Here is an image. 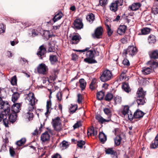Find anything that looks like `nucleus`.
<instances>
[{
	"mask_svg": "<svg viewBox=\"0 0 158 158\" xmlns=\"http://www.w3.org/2000/svg\"><path fill=\"white\" fill-rule=\"evenodd\" d=\"M3 115L1 116L2 118H0V122L3 119V122L5 127H9L8 124L9 123H14L17 120V114L12 112L11 111L8 113H6Z\"/></svg>",
	"mask_w": 158,
	"mask_h": 158,
	"instance_id": "1",
	"label": "nucleus"
},
{
	"mask_svg": "<svg viewBox=\"0 0 158 158\" xmlns=\"http://www.w3.org/2000/svg\"><path fill=\"white\" fill-rule=\"evenodd\" d=\"M0 106L1 109H2L4 111L0 113V118H2L1 116L6 113H8L10 110V105L9 103L7 101H4L2 99L0 100Z\"/></svg>",
	"mask_w": 158,
	"mask_h": 158,
	"instance_id": "2",
	"label": "nucleus"
},
{
	"mask_svg": "<svg viewBox=\"0 0 158 158\" xmlns=\"http://www.w3.org/2000/svg\"><path fill=\"white\" fill-rule=\"evenodd\" d=\"M96 53V51L90 50L87 51L86 54V58L84 59V61L89 64L97 63V61L93 58L94 56V53Z\"/></svg>",
	"mask_w": 158,
	"mask_h": 158,
	"instance_id": "3",
	"label": "nucleus"
},
{
	"mask_svg": "<svg viewBox=\"0 0 158 158\" xmlns=\"http://www.w3.org/2000/svg\"><path fill=\"white\" fill-rule=\"evenodd\" d=\"M113 77L112 72L108 69L103 71L100 78L101 81L105 82L111 80Z\"/></svg>",
	"mask_w": 158,
	"mask_h": 158,
	"instance_id": "4",
	"label": "nucleus"
},
{
	"mask_svg": "<svg viewBox=\"0 0 158 158\" xmlns=\"http://www.w3.org/2000/svg\"><path fill=\"white\" fill-rule=\"evenodd\" d=\"M29 101L30 106L28 108L29 111L30 112L32 111L34 109V106L35 104V100L36 98H35L34 94L33 93L30 92L27 94L26 98Z\"/></svg>",
	"mask_w": 158,
	"mask_h": 158,
	"instance_id": "5",
	"label": "nucleus"
},
{
	"mask_svg": "<svg viewBox=\"0 0 158 158\" xmlns=\"http://www.w3.org/2000/svg\"><path fill=\"white\" fill-rule=\"evenodd\" d=\"M137 52V48L134 47L133 46H129L127 48L123 50V54L127 56V55L129 54V55L132 56L135 55Z\"/></svg>",
	"mask_w": 158,
	"mask_h": 158,
	"instance_id": "6",
	"label": "nucleus"
},
{
	"mask_svg": "<svg viewBox=\"0 0 158 158\" xmlns=\"http://www.w3.org/2000/svg\"><path fill=\"white\" fill-rule=\"evenodd\" d=\"M37 71L39 74L45 75L48 72V68L45 64L42 63L37 66Z\"/></svg>",
	"mask_w": 158,
	"mask_h": 158,
	"instance_id": "7",
	"label": "nucleus"
},
{
	"mask_svg": "<svg viewBox=\"0 0 158 158\" xmlns=\"http://www.w3.org/2000/svg\"><path fill=\"white\" fill-rule=\"evenodd\" d=\"M60 119L59 117H57L54 119H52V123L55 130L59 131L61 130L60 127H58L61 123Z\"/></svg>",
	"mask_w": 158,
	"mask_h": 158,
	"instance_id": "8",
	"label": "nucleus"
},
{
	"mask_svg": "<svg viewBox=\"0 0 158 158\" xmlns=\"http://www.w3.org/2000/svg\"><path fill=\"white\" fill-rule=\"evenodd\" d=\"M46 51V48L44 45H42L39 47L37 55L40 59H42L43 57H45Z\"/></svg>",
	"mask_w": 158,
	"mask_h": 158,
	"instance_id": "9",
	"label": "nucleus"
},
{
	"mask_svg": "<svg viewBox=\"0 0 158 158\" xmlns=\"http://www.w3.org/2000/svg\"><path fill=\"white\" fill-rule=\"evenodd\" d=\"M103 32V29L102 27H97L95 30L94 33L92 35L94 38H96L99 39L101 38Z\"/></svg>",
	"mask_w": 158,
	"mask_h": 158,
	"instance_id": "10",
	"label": "nucleus"
},
{
	"mask_svg": "<svg viewBox=\"0 0 158 158\" xmlns=\"http://www.w3.org/2000/svg\"><path fill=\"white\" fill-rule=\"evenodd\" d=\"M75 28L77 29H80L83 27V24L82 21L80 19H76L73 23Z\"/></svg>",
	"mask_w": 158,
	"mask_h": 158,
	"instance_id": "11",
	"label": "nucleus"
},
{
	"mask_svg": "<svg viewBox=\"0 0 158 158\" xmlns=\"http://www.w3.org/2000/svg\"><path fill=\"white\" fill-rule=\"evenodd\" d=\"M113 148H108L106 149L105 151L106 154H110L113 155V158H117L116 152L113 150Z\"/></svg>",
	"mask_w": 158,
	"mask_h": 158,
	"instance_id": "12",
	"label": "nucleus"
},
{
	"mask_svg": "<svg viewBox=\"0 0 158 158\" xmlns=\"http://www.w3.org/2000/svg\"><path fill=\"white\" fill-rule=\"evenodd\" d=\"M21 104L19 103H14L11 107V112L17 114L19 112Z\"/></svg>",
	"mask_w": 158,
	"mask_h": 158,
	"instance_id": "13",
	"label": "nucleus"
},
{
	"mask_svg": "<svg viewBox=\"0 0 158 158\" xmlns=\"http://www.w3.org/2000/svg\"><path fill=\"white\" fill-rule=\"evenodd\" d=\"M141 6L140 3H134L129 6L128 9L132 11H136L138 10Z\"/></svg>",
	"mask_w": 158,
	"mask_h": 158,
	"instance_id": "14",
	"label": "nucleus"
},
{
	"mask_svg": "<svg viewBox=\"0 0 158 158\" xmlns=\"http://www.w3.org/2000/svg\"><path fill=\"white\" fill-rule=\"evenodd\" d=\"M50 138V135L47 131H46L43 133L41 136V140L44 142L49 141Z\"/></svg>",
	"mask_w": 158,
	"mask_h": 158,
	"instance_id": "15",
	"label": "nucleus"
},
{
	"mask_svg": "<svg viewBox=\"0 0 158 158\" xmlns=\"http://www.w3.org/2000/svg\"><path fill=\"white\" fill-rule=\"evenodd\" d=\"M144 114L143 112L141 110L137 109L134 113V117L135 118H142Z\"/></svg>",
	"mask_w": 158,
	"mask_h": 158,
	"instance_id": "16",
	"label": "nucleus"
},
{
	"mask_svg": "<svg viewBox=\"0 0 158 158\" xmlns=\"http://www.w3.org/2000/svg\"><path fill=\"white\" fill-rule=\"evenodd\" d=\"M87 134L88 136H91L92 135L93 136H96L97 135V131L95 130L94 127L92 126L88 129Z\"/></svg>",
	"mask_w": 158,
	"mask_h": 158,
	"instance_id": "17",
	"label": "nucleus"
},
{
	"mask_svg": "<svg viewBox=\"0 0 158 158\" xmlns=\"http://www.w3.org/2000/svg\"><path fill=\"white\" fill-rule=\"evenodd\" d=\"M150 147L151 149H155L158 148V135H157L154 140L150 144Z\"/></svg>",
	"mask_w": 158,
	"mask_h": 158,
	"instance_id": "18",
	"label": "nucleus"
},
{
	"mask_svg": "<svg viewBox=\"0 0 158 158\" xmlns=\"http://www.w3.org/2000/svg\"><path fill=\"white\" fill-rule=\"evenodd\" d=\"M122 89L127 93H129L131 91V89L130 88L128 83L127 82H123L122 84Z\"/></svg>",
	"mask_w": 158,
	"mask_h": 158,
	"instance_id": "19",
	"label": "nucleus"
},
{
	"mask_svg": "<svg viewBox=\"0 0 158 158\" xmlns=\"http://www.w3.org/2000/svg\"><path fill=\"white\" fill-rule=\"evenodd\" d=\"M80 39L81 37L79 35H74L73 36L70 40V42L72 44H77L79 42Z\"/></svg>",
	"mask_w": 158,
	"mask_h": 158,
	"instance_id": "20",
	"label": "nucleus"
},
{
	"mask_svg": "<svg viewBox=\"0 0 158 158\" xmlns=\"http://www.w3.org/2000/svg\"><path fill=\"white\" fill-rule=\"evenodd\" d=\"M127 28V27L125 25H120L118 28L117 33L122 35L125 33Z\"/></svg>",
	"mask_w": 158,
	"mask_h": 158,
	"instance_id": "21",
	"label": "nucleus"
},
{
	"mask_svg": "<svg viewBox=\"0 0 158 158\" xmlns=\"http://www.w3.org/2000/svg\"><path fill=\"white\" fill-rule=\"evenodd\" d=\"M137 97H145L146 92H145L142 88H139L138 89L137 93Z\"/></svg>",
	"mask_w": 158,
	"mask_h": 158,
	"instance_id": "22",
	"label": "nucleus"
},
{
	"mask_svg": "<svg viewBox=\"0 0 158 158\" xmlns=\"http://www.w3.org/2000/svg\"><path fill=\"white\" fill-rule=\"evenodd\" d=\"M99 138L101 142L104 143L107 140L106 136L103 132H100L99 134Z\"/></svg>",
	"mask_w": 158,
	"mask_h": 158,
	"instance_id": "23",
	"label": "nucleus"
},
{
	"mask_svg": "<svg viewBox=\"0 0 158 158\" xmlns=\"http://www.w3.org/2000/svg\"><path fill=\"white\" fill-rule=\"evenodd\" d=\"M63 16V14L61 12H60L57 14L55 15L52 20L54 23L60 19Z\"/></svg>",
	"mask_w": 158,
	"mask_h": 158,
	"instance_id": "24",
	"label": "nucleus"
},
{
	"mask_svg": "<svg viewBox=\"0 0 158 158\" xmlns=\"http://www.w3.org/2000/svg\"><path fill=\"white\" fill-rule=\"evenodd\" d=\"M149 55L151 59H158V50L156 49L152 51Z\"/></svg>",
	"mask_w": 158,
	"mask_h": 158,
	"instance_id": "25",
	"label": "nucleus"
},
{
	"mask_svg": "<svg viewBox=\"0 0 158 158\" xmlns=\"http://www.w3.org/2000/svg\"><path fill=\"white\" fill-rule=\"evenodd\" d=\"M148 40L149 44H154L156 42V37L154 35L151 34L148 36Z\"/></svg>",
	"mask_w": 158,
	"mask_h": 158,
	"instance_id": "26",
	"label": "nucleus"
},
{
	"mask_svg": "<svg viewBox=\"0 0 158 158\" xmlns=\"http://www.w3.org/2000/svg\"><path fill=\"white\" fill-rule=\"evenodd\" d=\"M137 99L136 100V102L138 105H143L145 103V100L146 98L145 97H137Z\"/></svg>",
	"mask_w": 158,
	"mask_h": 158,
	"instance_id": "27",
	"label": "nucleus"
},
{
	"mask_svg": "<svg viewBox=\"0 0 158 158\" xmlns=\"http://www.w3.org/2000/svg\"><path fill=\"white\" fill-rule=\"evenodd\" d=\"M122 138L120 135L117 136L114 139V144L115 146H118L121 143Z\"/></svg>",
	"mask_w": 158,
	"mask_h": 158,
	"instance_id": "28",
	"label": "nucleus"
},
{
	"mask_svg": "<svg viewBox=\"0 0 158 158\" xmlns=\"http://www.w3.org/2000/svg\"><path fill=\"white\" fill-rule=\"evenodd\" d=\"M152 71V69L150 67H144L142 68V72L145 75L150 74Z\"/></svg>",
	"mask_w": 158,
	"mask_h": 158,
	"instance_id": "29",
	"label": "nucleus"
},
{
	"mask_svg": "<svg viewBox=\"0 0 158 158\" xmlns=\"http://www.w3.org/2000/svg\"><path fill=\"white\" fill-rule=\"evenodd\" d=\"M58 57L56 55H51L49 56V60L52 64H54L58 61Z\"/></svg>",
	"mask_w": 158,
	"mask_h": 158,
	"instance_id": "30",
	"label": "nucleus"
},
{
	"mask_svg": "<svg viewBox=\"0 0 158 158\" xmlns=\"http://www.w3.org/2000/svg\"><path fill=\"white\" fill-rule=\"evenodd\" d=\"M148 64L150 65V67L152 69L156 68L158 66V62L154 61H149Z\"/></svg>",
	"mask_w": 158,
	"mask_h": 158,
	"instance_id": "31",
	"label": "nucleus"
},
{
	"mask_svg": "<svg viewBox=\"0 0 158 158\" xmlns=\"http://www.w3.org/2000/svg\"><path fill=\"white\" fill-rule=\"evenodd\" d=\"M86 19L89 23H91L95 19V16L92 13H90L87 15Z\"/></svg>",
	"mask_w": 158,
	"mask_h": 158,
	"instance_id": "32",
	"label": "nucleus"
},
{
	"mask_svg": "<svg viewBox=\"0 0 158 158\" xmlns=\"http://www.w3.org/2000/svg\"><path fill=\"white\" fill-rule=\"evenodd\" d=\"M79 82L81 90H83L86 86V83L84 79L82 78L79 80Z\"/></svg>",
	"mask_w": 158,
	"mask_h": 158,
	"instance_id": "33",
	"label": "nucleus"
},
{
	"mask_svg": "<svg viewBox=\"0 0 158 158\" xmlns=\"http://www.w3.org/2000/svg\"><path fill=\"white\" fill-rule=\"evenodd\" d=\"M151 29L147 27H143L141 30V34L143 35L149 34L151 32Z\"/></svg>",
	"mask_w": 158,
	"mask_h": 158,
	"instance_id": "34",
	"label": "nucleus"
},
{
	"mask_svg": "<svg viewBox=\"0 0 158 158\" xmlns=\"http://www.w3.org/2000/svg\"><path fill=\"white\" fill-rule=\"evenodd\" d=\"M113 98V94L109 92H108L105 95L104 99L106 101L110 102Z\"/></svg>",
	"mask_w": 158,
	"mask_h": 158,
	"instance_id": "35",
	"label": "nucleus"
},
{
	"mask_svg": "<svg viewBox=\"0 0 158 158\" xmlns=\"http://www.w3.org/2000/svg\"><path fill=\"white\" fill-rule=\"evenodd\" d=\"M117 3L114 2H112L110 6V9L112 11L115 12L118 9V7L117 6Z\"/></svg>",
	"mask_w": 158,
	"mask_h": 158,
	"instance_id": "36",
	"label": "nucleus"
},
{
	"mask_svg": "<svg viewBox=\"0 0 158 158\" xmlns=\"http://www.w3.org/2000/svg\"><path fill=\"white\" fill-rule=\"evenodd\" d=\"M105 95V92L102 91H100L98 92L97 93V98L98 100H102L104 98Z\"/></svg>",
	"mask_w": 158,
	"mask_h": 158,
	"instance_id": "37",
	"label": "nucleus"
},
{
	"mask_svg": "<svg viewBox=\"0 0 158 158\" xmlns=\"http://www.w3.org/2000/svg\"><path fill=\"white\" fill-rule=\"evenodd\" d=\"M20 97V94L17 92H15L12 94V101L15 102L17 101Z\"/></svg>",
	"mask_w": 158,
	"mask_h": 158,
	"instance_id": "38",
	"label": "nucleus"
},
{
	"mask_svg": "<svg viewBox=\"0 0 158 158\" xmlns=\"http://www.w3.org/2000/svg\"><path fill=\"white\" fill-rule=\"evenodd\" d=\"M104 113L108 116V118H111L112 116L111 112L110 109L105 108L103 109Z\"/></svg>",
	"mask_w": 158,
	"mask_h": 158,
	"instance_id": "39",
	"label": "nucleus"
},
{
	"mask_svg": "<svg viewBox=\"0 0 158 158\" xmlns=\"http://www.w3.org/2000/svg\"><path fill=\"white\" fill-rule=\"evenodd\" d=\"M129 107L128 106H125L123 110L122 111V113L123 115L125 116L130 111H129Z\"/></svg>",
	"mask_w": 158,
	"mask_h": 158,
	"instance_id": "40",
	"label": "nucleus"
},
{
	"mask_svg": "<svg viewBox=\"0 0 158 158\" xmlns=\"http://www.w3.org/2000/svg\"><path fill=\"white\" fill-rule=\"evenodd\" d=\"M60 145L61 147L66 148L69 146V144L68 142L64 140L60 143Z\"/></svg>",
	"mask_w": 158,
	"mask_h": 158,
	"instance_id": "41",
	"label": "nucleus"
},
{
	"mask_svg": "<svg viewBox=\"0 0 158 158\" xmlns=\"http://www.w3.org/2000/svg\"><path fill=\"white\" fill-rule=\"evenodd\" d=\"M26 141V139L24 138H23L20 140L17 141L16 142V144L19 146H22L23 144H24Z\"/></svg>",
	"mask_w": 158,
	"mask_h": 158,
	"instance_id": "42",
	"label": "nucleus"
},
{
	"mask_svg": "<svg viewBox=\"0 0 158 158\" xmlns=\"http://www.w3.org/2000/svg\"><path fill=\"white\" fill-rule=\"evenodd\" d=\"M152 12L156 15L158 14V6L154 5L152 9Z\"/></svg>",
	"mask_w": 158,
	"mask_h": 158,
	"instance_id": "43",
	"label": "nucleus"
},
{
	"mask_svg": "<svg viewBox=\"0 0 158 158\" xmlns=\"http://www.w3.org/2000/svg\"><path fill=\"white\" fill-rule=\"evenodd\" d=\"M77 105H73L72 104H71V106L70 108L71 112L72 114L75 112L77 109Z\"/></svg>",
	"mask_w": 158,
	"mask_h": 158,
	"instance_id": "44",
	"label": "nucleus"
},
{
	"mask_svg": "<svg viewBox=\"0 0 158 158\" xmlns=\"http://www.w3.org/2000/svg\"><path fill=\"white\" fill-rule=\"evenodd\" d=\"M107 4V0H99V5L102 6L103 8L105 7L106 6Z\"/></svg>",
	"mask_w": 158,
	"mask_h": 158,
	"instance_id": "45",
	"label": "nucleus"
},
{
	"mask_svg": "<svg viewBox=\"0 0 158 158\" xmlns=\"http://www.w3.org/2000/svg\"><path fill=\"white\" fill-rule=\"evenodd\" d=\"M10 83L13 85H15L17 84V79L16 76H14L12 77L10 81Z\"/></svg>",
	"mask_w": 158,
	"mask_h": 158,
	"instance_id": "46",
	"label": "nucleus"
},
{
	"mask_svg": "<svg viewBox=\"0 0 158 158\" xmlns=\"http://www.w3.org/2000/svg\"><path fill=\"white\" fill-rule=\"evenodd\" d=\"M48 51L49 52H54L55 50V46H52L51 44V42H49L48 43Z\"/></svg>",
	"mask_w": 158,
	"mask_h": 158,
	"instance_id": "47",
	"label": "nucleus"
},
{
	"mask_svg": "<svg viewBox=\"0 0 158 158\" xmlns=\"http://www.w3.org/2000/svg\"><path fill=\"white\" fill-rule=\"evenodd\" d=\"M85 143V142L82 140L78 141L77 142V145L81 148H83V146L84 145Z\"/></svg>",
	"mask_w": 158,
	"mask_h": 158,
	"instance_id": "48",
	"label": "nucleus"
},
{
	"mask_svg": "<svg viewBox=\"0 0 158 158\" xmlns=\"http://www.w3.org/2000/svg\"><path fill=\"white\" fill-rule=\"evenodd\" d=\"M95 82L94 81L92 80L90 83V84L89 85V88L92 90H94L95 88Z\"/></svg>",
	"mask_w": 158,
	"mask_h": 158,
	"instance_id": "49",
	"label": "nucleus"
},
{
	"mask_svg": "<svg viewBox=\"0 0 158 158\" xmlns=\"http://www.w3.org/2000/svg\"><path fill=\"white\" fill-rule=\"evenodd\" d=\"M10 153L12 157H14L15 155V151L12 147H10L9 149Z\"/></svg>",
	"mask_w": 158,
	"mask_h": 158,
	"instance_id": "50",
	"label": "nucleus"
},
{
	"mask_svg": "<svg viewBox=\"0 0 158 158\" xmlns=\"http://www.w3.org/2000/svg\"><path fill=\"white\" fill-rule=\"evenodd\" d=\"M128 118L130 121H131L133 120L134 118H135V117H134V114H132L131 111H130L129 113L127 114Z\"/></svg>",
	"mask_w": 158,
	"mask_h": 158,
	"instance_id": "51",
	"label": "nucleus"
},
{
	"mask_svg": "<svg viewBox=\"0 0 158 158\" xmlns=\"http://www.w3.org/2000/svg\"><path fill=\"white\" fill-rule=\"evenodd\" d=\"M115 103H120L122 101L121 98L119 96H116L114 98Z\"/></svg>",
	"mask_w": 158,
	"mask_h": 158,
	"instance_id": "52",
	"label": "nucleus"
},
{
	"mask_svg": "<svg viewBox=\"0 0 158 158\" xmlns=\"http://www.w3.org/2000/svg\"><path fill=\"white\" fill-rule=\"evenodd\" d=\"M123 64L125 67H128L130 64L129 60L127 59H124L123 61Z\"/></svg>",
	"mask_w": 158,
	"mask_h": 158,
	"instance_id": "53",
	"label": "nucleus"
},
{
	"mask_svg": "<svg viewBox=\"0 0 158 158\" xmlns=\"http://www.w3.org/2000/svg\"><path fill=\"white\" fill-rule=\"evenodd\" d=\"M77 102L79 104H81L82 103V96L80 94H77Z\"/></svg>",
	"mask_w": 158,
	"mask_h": 158,
	"instance_id": "54",
	"label": "nucleus"
},
{
	"mask_svg": "<svg viewBox=\"0 0 158 158\" xmlns=\"http://www.w3.org/2000/svg\"><path fill=\"white\" fill-rule=\"evenodd\" d=\"M27 117H28V119L30 121L32 120L34 117V115L33 113L31 112H29L27 113Z\"/></svg>",
	"mask_w": 158,
	"mask_h": 158,
	"instance_id": "55",
	"label": "nucleus"
},
{
	"mask_svg": "<svg viewBox=\"0 0 158 158\" xmlns=\"http://www.w3.org/2000/svg\"><path fill=\"white\" fill-rule=\"evenodd\" d=\"M96 118L99 122L102 124V122L103 119V118L100 115H97L96 116Z\"/></svg>",
	"mask_w": 158,
	"mask_h": 158,
	"instance_id": "56",
	"label": "nucleus"
},
{
	"mask_svg": "<svg viewBox=\"0 0 158 158\" xmlns=\"http://www.w3.org/2000/svg\"><path fill=\"white\" fill-rule=\"evenodd\" d=\"M115 3H117V7L119 6H122L123 5V0H117L114 2Z\"/></svg>",
	"mask_w": 158,
	"mask_h": 158,
	"instance_id": "57",
	"label": "nucleus"
},
{
	"mask_svg": "<svg viewBox=\"0 0 158 158\" xmlns=\"http://www.w3.org/2000/svg\"><path fill=\"white\" fill-rule=\"evenodd\" d=\"M62 94L61 92H59L57 95H56V97L57 98V100L59 101H60L61 100Z\"/></svg>",
	"mask_w": 158,
	"mask_h": 158,
	"instance_id": "58",
	"label": "nucleus"
},
{
	"mask_svg": "<svg viewBox=\"0 0 158 158\" xmlns=\"http://www.w3.org/2000/svg\"><path fill=\"white\" fill-rule=\"evenodd\" d=\"M38 32L37 31H36L35 29H33L31 31V33L33 36L37 35L38 34Z\"/></svg>",
	"mask_w": 158,
	"mask_h": 158,
	"instance_id": "59",
	"label": "nucleus"
},
{
	"mask_svg": "<svg viewBox=\"0 0 158 158\" xmlns=\"http://www.w3.org/2000/svg\"><path fill=\"white\" fill-rule=\"evenodd\" d=\"M52 106V103L51 100L49 101H47V102L46 109H50Z\"/></svg>",
	"mask_w": 158,
	"mask_h": 158,
	"instance_id": "60",
	"label": "nucleus"
},
{
	"mask_svg": "<svg viewBox=\"0 0 158 158\" xmlns=\"http://www.w3.org/2000/svg\"><path fill=\"white\" fill-rule=\"evenodd\" d=\"M6 146H7V145H6V143H4L2 146V148H1V152L3 151H6L7 150V149H6Z\"/></svg>",
	"mask_w": 158,
	"mask_h": 158,
	"instance_id": "61",
	"label": "nucleus"
},
{
	"mask_svg": "<svg viewBox=\"0 0 158 158\" xmlns=\"http://www.w3.org/2000/svg\"><path fill=\"white\" fill-rule=\"evenodd\" d=\"M90 47L89 48H87L85 49H83V50H75V51L77 52H85V51H87L88 50H89Z\"/></svg>",
	"mask_w": 158,
	"mask_h": 158,
	"instance_id": "62",
	"label": "nucleus"
},
{
	"mask_svg": "<svg viewBox=\"0 0 158 158\" xmlns=\"http://www.w3.org/2000/svg\"><path fill=\"white\" fill-rule=\"evenodd\" d=\"M106 30L108 36L109 37L111 36L113 33V31L111 30L110 28L107 29Z\"/></svg>",
	"mask_w": 158,
	"mask_h": 158,
	"instance_id": "63",
	"label": "nucleus"
},
{
	"mask_svg": "<svg viewBox=\"0 0 158 158\" xmlns=\"http://www.w3.org/2000/svg\"><path fill=\"white\" fill-rule=\"evenodd\" d=\"M52 158H61V157L60 154L56 153V154L53 155L52 157Z\"/></svg>",
	"mask_w": 158,
	"mask_h": 158,
	"instance_id": "64",
	"label": "nucleus"
}]
</instances>
